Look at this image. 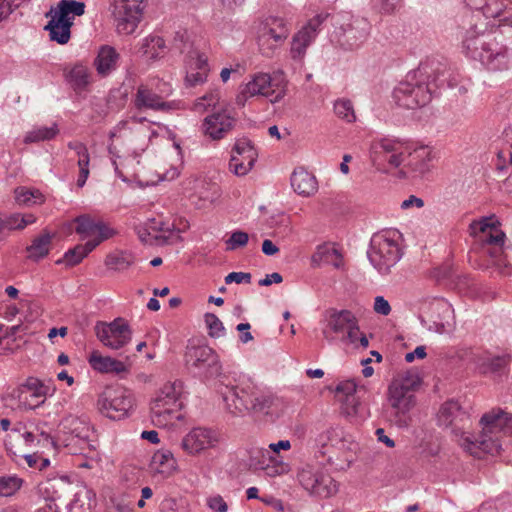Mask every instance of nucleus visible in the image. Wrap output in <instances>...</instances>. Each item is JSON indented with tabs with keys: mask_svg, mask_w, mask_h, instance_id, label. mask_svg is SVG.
Returning a JSON list of instances; mask_svg holds the SVG:
<instances>
[{
	"mask_svg": "<svg viewBox=\"0 0 512 512\" xmlns=\"http://www.w3.org/2000/svg\"><path fill=\"white\" fill-rule=\"evenodd\" d=\"M311 265L318 268L321 265H331L335 269L344 268V260L341 252L333 246L322 244L317 246L311 257Z\"/></svg>",
	"mask_w": 512,
	"mask_h": 512,
	"instance_id": "c756f323",
	"label": "nucleus"
},
{
	"mask_svg": "<svg viewBox=\"0 0 512 512\" xmlns=\"http://www.w3.org/2000/svg\"><path fill=\"white\" fill-rule=\"evenodd\" d=\"M49 11L50 14L54 13L73 22L75 16L84 14L85 4L75 0H61L56 7H51Z\"/></svg>",
	"mask_w": 512,
	"mask_h": 512,
	"instance_id": "4c0bfd02",
	"label": "nucleus"
},
{
	"mask_svg": "<svg viewBox=\"0 0 512 512\" xmlns=\"http://www.w3.org/2000/svg\"><path fill=\"white\" fill-rule=\"evenodd\" d=\"M97 247V243L78 244L74 248L65 252L63 259L57 261V264L65 263L68 266L79 264L90 252Z\"/></svg>",
	"mask_w": 512,
	"mask_h": 512,
	"instance_id": "a19ab883",
	"label": "nucleus"
},
{
	"mask_svg": "<svg viewBox=\"0 0 512 512\" xmlns=\"http://www.w3.org/2000/svg\"><path fill=\"white\" fill-rule=\"evenodd\" d=\"M396 383H400L404 389L408 390L410 393H413L421 384V378L416 372L407 371L405 374L401 375L399 378L394 379Z\"/></svg>",
	"mask_w": 512,
	"mask_h": 512,
	"instance_id": "6e6d98bb",
	"label": "nucleus"
},
{
	"mask_svg": "<svg viewBox=\"0 0 512 512\" xmlns=\"http://www.w3.org/2000/svg\"><path fill=\"white\" fill-rule=\"evenodd\" d=\"M66 79L75 91L81 92L90 84L89 69L82 64H75L66 74Z\"/></svg>",
	"mask_w": 512,
	"mask_h": 512,
	"instance_id": "58836bf2",
	"label": "nucleus"
},
{
	"mask_svg": "<svg viewBox=\"0 0 512 512\" xmlns=\"http://www.w3.org/2000/svg\"><path fill=\"white\" fill-rule=\"evenodd\" d=\"M204 318L211 337L218 338L224 335L225 328L223 323L215 314L206 313Z\"/></svg>",
	"mask_w": 512,
	"mask_h": 512,
	"instance_id": "4d7b16f0",
	"label": "nucleus"
},
{
	"mask_svg": "<svg viewBox=\"0 0 512 512\" xmlns=\"http://www.w3.org/2000/svg\"><path fill=\"white\" fill-rule=\"evenodd\" d=\"M262 42L272 39L275 46H281L289 36V27L287 22L280 17L268 18L260 34Z\"/></svg>",
	"mask_w": 512,
	"mask_h": 512,
	"instance_id": "c85d7f7f",
	"label": "nucleus"
},
{
	"mask_svg": "<svg viewBox=\"0 0 512 512\" xmlns=\"http://www.w3.org/2000/svg\"><path fill=\"white\" fill-rule=\"evenodd\" d=\"M334 112L340 119L347 123L356 121V115L353 104L348 99H338L334 103Z\"/></svg>",
	"mask_w": 512,
	"mask_h": 512,
	"instance_id": "8fccbe9b",
	"label": "nucleus"
},
{
	"mask_svg": "<svg viewBox=\"0 0 512 512\" xmlns=\"http://www.w3.org/2000/svg\"><path fill=\"white\" fill-rule=\"evenodd\" d=\"M256 159L248 155V157H241L235 154L231 155L229 167L234 174L238 176L246 175L254 166Z\"/></svg>",
	"mask_w": 512,
	"mask_h": 512,
	"instance_id": "09e8293b",
	"label": "nucleus"
},
{
	"mask_svg": "<svg viewBox=\"0 0 512 512\" xmlns=\"http://www.w3.org/2000/svg\"><path fill=\"white\" fill-rule=\"evenodd\" d=\"M482 431L477 437L466 438L471 454L479 452L497 454L502 448V438L512 434V415L501 409H493L480 419Z\"/></svg>",
	"mask_w": 512,
	"mask_h": 512,
	"instance_id": "20e7f679",
	"label": "nucleus"
},
{
	"mask_svg": "<svg viewBox=\"0 0 512 512\" xmlns=\"http://www.w3.org/2000/svg\"><path fill=\"white\" fill-rule=\"evenodd\" d=\"M360 329L358 325V320L352 325L346 332L345 336L341 337V340L345 343H350L354 346H357L358 339L360 337Z\"/></svg>",
	"mask_w": 512,
	"mask_h": 512,
	"instance_id": "69168bd1",
	"label": "nucleus"
},
{
	"mask_svg": "<svg viewBox=\"0 0 512 512\" xmlns=\"http://www.w3.org/2000/svg\"><path fill=\"white\" fill-rule=\"evenodd\" d=\"M249 241L248 233L236 230L231 233L230 237L225 241L226 250L234 251L247 245Z\"/></svg>",
	"mask_w": 512,
	"mask_h": 512,
	"instance_id": "5fc2aeb1",
	"label": "nucleus"
},
{
	"mask_svg": "<svg viewBox=\"0 0 512 512\" xmlns=\"http://www.w3.org/2000/svg\"><path fill=\"white\" fill-rule=\"evenodd\" d=\"M342 412L346 416H356L360 413L361 402L357 394L340 398Z\"/></svg>",
	"mask_w": 512,
	"mask_h": 512,
	"instance_id": "864d4df0",
	"label": "nucleus"
},
{
	"mask_svg": "<svg viewBox=\"0 0 512 512\" xmlns=\"http://www.w3.org/2000/svg\"><path fill=\"white\" fill-rule=\"evenodd\" d=\"M357 385L354 380H345L337 384L335 388L336 397L338 400L347 396L356 394Z\"/></svg>",
	"mask_w": 512,
	"mask_h": 512,
	"instance_id": "bf43d9fd",
	"label": "nucleus"
},
{
	"mask_svg": "<svg viewBox=\"0 0 512 512\" xmlns=\"http://www.w3.org/2000/svg\"><path fill=\"white\" fill-rule=\"evenodd\" d=\"M46 17L50 18L45 26V30L49 31L50 39L62 45L66 44L71 37L73 22L54 13L50 14V11L46 13Z\"/></svg>",
	"mask_w": 512,
	"mask_h": 512,
	"instance_id": "7c9ffc66",
	"label": "nucleus"
},
{
	"mask_svg": "<svg viewBox=\"0 0 512 512\" xmlns=\"http://www.w3.org/2000/svg\"><path fill=\"white\" fill-rule=\"evenodd\" d=\"M15 199L19 204H36L43 201V196L38 190H29L24 187L15 190Z\"/></svg>",
	"mask_w": 512,
	"mask_h": 512,
	"instance_id": "3c124183",
	"label": "nucleus"
},
{
	"mask_svg": "<svg viewBox=\"0 0 512 512\" xmlns=\"http://www.w3.org/2000/svg\"><path fill=\"white\" fill-rule=\"evenodd\" d=\"M470 229L472 234H476L478 232L483 234L482 242L489 246L487 253L498 264H501L506 235L499 228L498 221L484 217L478 221H473L470 224Z\"/></svg>",
	"mask_w": 512,
	"mask_h": 512,
	"instance_id": "dca6fc26",
	"label": "nucleus"
},
{
	"mask_svg": "<svg viewBox=\"0 0 512 512\" xmlns=\"http://www.w3.org/2000/svg\"><path fill=\"white\" fill-rule=\"evenodd\" d=\"M221 390L227 410L233 415L250 413L269 421H275L279 415V400L269 390L261 388L244 374L222 378Z\"/></svg>",
	"mask_w": 512,
	"mask_h": 512,
	"instance_id": "f257e3e1",
	"label": "nucleus"
},
{
	"mask_svg": "<svg viewBox=\"0 0 512 512\" xmlns=\"http://www.w3.org/2000/svg\"><path fill=\"white\" fill-rule=\"evenodd\" d=\"M297 479L311 496L321 499L329 498L338 491L335 480L319 466H303L298 471Z\"/></svg>",
	"mask_w": 512,
	"mask_h": 512,
	"instance_id": "9b49d317",
	"label": "nucleus"
},
{
	"mask_svg": "<svg viewBox=\"0 0 512 512\" xmlns=\"http://www.w3.org/2000/svg\"><path fill=\"white\" fill-rule=\"evenodd\" d=\"M91 368L99 373L121 374L127 371L125 364L109 356H102L99 351L94 350L88 357Z\"/></svg>",
	"mask_w": 512,
	"mask_h": 512,
	"instance_id": "2f4dec72",
	"label": "nucleus"
},
{
	"mask_svg": "<svg viewBox=\"0 0 512 512\" xmlns=\"http://www.w3.org/2000/svg\"><path fill=\"white\" fill-rule=\"evenodd\" d=\"M134 263V258L130 253L118 252L111 253L106 257L105 264L109 269L123 271L128 269Z\"/></svg>",
	"mask_w": 512,
	"mask_h": 512,
	"instance_id": "49530a36",
	"label": "nucleus"
},
{
	"mask_svg": "<svg viewBox=\"0 0 512 512\" xmlns=\"http://www.w3.org/2000/svg\"><path fill=\"white\" fill-rule=\"evenodd\" d=\"M183 383L179 380L165 383L150 402V417L157 427H167L181 419Z\"/></svg>",
	"mask_w": 512,
	"mask_h": 512,
	"instance_id": "39448f33",
	"label": "nucleus"
},
{
	"mask_svg": "<svg viewBox=\"0 0 512 512\" xmlns=\"http://www.w3.org/2000/svg\"><path fill=\"white\" fill-rule=\"evenodd\" d=\"M472 10L481 12L485 18H500L504 15L510 0H465Z\"/></svg>",
	"mask_w": 512,
	"mask_h": 512,
	"instance_id": "72a5a7b5",
	"label": "nucleus"
},
{
	"mask_svg": "<svg viewBox=\"0 0 512 512\" xmlns=\"http://www.w3.org/2000/svg\"><path fill=\"white\" fill-rule=\"evenodd\" d=\"M3 221V234L15 230H23L28 225L36 222V217L33 214H2Z\"/></svg>",
	"mask_w": 512,
	"mask_h": 512,
	"instance_id": "ea45409f",
	"label": "nucleus"
},
{
	"mask_svg": "<svg viewBox=\"0 0 512 512\" xmlns=\"http://www.w3.org/2000/svg\"><path fill=\"white\" fill-rule=\"evenodd\" d=\"M120 55L116 49L109 45H103L99 48L94 65L98 74L106 76L114 71L118 66Z\"/></svg>",
	"mask_w": 512,
	"mask_h": 512,
	"instance_id": "f704fd0d",
	"label": "nucleus"
},
{
	"mask_svg": "<svg viewBox=\"0 0 512 512\" xmlns=\"http://www.w3.org/2000/svg\"><path fill=\"white\" fill-rule=\"evenodd\" d=\"M402 0H377L379 10L383 14H393L401 6Z\"/></svg>",
	"mask_w": 512,
	"mask_h": 512,
	"instance_id": "0e129e2a",
	"label": "nucleus"
},
{
	"mask_svg": "<svg viewBox=\"0 0 512 512\" xmlns=\"http://www.w3.org/2000/svg\"><path fill=\"white\" fill-rule=\"evenodd\" d=\"M151 468L163 476L170 475L176 469V460L169 450H160L154 453Z\"/></svg>",
	"mask_w": 512,
	"mask_h": 512,
	"instance_id": "e433bc0d",
	"label": "nucleus"
},
{
	"mask_svg": "<svg viewBox=\"0 0 512 512\" xmlns=\"http://www.w3.org/2000/svg\"><path fill=\"white\" fill-rule=\"evenodd\" d=\"M237 119L228 108H221L206 116L202 123L205 136L213 141L224 139L236 127Z\"/></svg>",
	"mask_w": 512,
	"mask_h": 512,
	"instance_id": "aec40b11",
	"label": "nucleus"
},
{
	"mask_svg": "<svg viewBox=\"0 0 512 512\" xmlns=\"http://www.w3.org/2000/svg\"><path fill=\"white\" fill-rule=\"evenodd\" d=\"M133 405L132 393L123 387H107L97 400L100 413L112 420L127 417Z\"/></svg>",
	"mask_w": 512,
	"mask_h": 512,
	"instance_id": "9d476101",
	"label": "nucleus"
},
{
	"mask_svg": "<svg viewBox=\"0 0 512 512\" xmlns=\"http://www.w3.org/2000/svg\"><path fill=\"white\" fill-rule=\"evenodd\" d=\"M53 234L44 230L40 235L36 236L31 244L26 247L27 258L31 261L38 262L45 258L52 246Z\"/></svg>",
	"mask_w": 512,
	"mask_h": 512,
	"instance_id": "c9c22d12",
	"label": "nucleus"
},
{
	"mask_svg": "<svg viewBox=\"0 0 512 512\" xmlns=\"http://www.w3.org/2000/svg\"><path fill=\"white\" fill-rule=\"evenodd\" d=\"M232 154L241 156V157H248L251 156L254 159H257V151L254 148L253 144L248 138H239L236 140L234 147L232 149Z\"/></svg>",
	"mask_w": 512,
	"mask_h": 512,
	"instance_id": "603ef678",
	"label": "nucleus"
},
{
	"mask_svg": "<svg viewBox=\"0 0 512 512\" xmlns=\"http://www.w3.org/2000/svg\"><path fill=\"white\" fill-rule=\"evenodd\" d=\"M420 321L429 331L446 333L454 326V309L444 298H433L423 305Z\"/></svg>",
	"mask_w": 512,
	"mask_h": 512,
	"instance_id": "1a4fd4ad",
	"label": "nucleus"
},
{
	"mask_svg": "<svg viewBox=\"0 0 512 512\" xmlns=\"http://www.w3.org/2000/svg\"><path fill=\"white\" fill-rule=\"evenodd\" d=\"M206 505L213 512H227L228 511V504L226 503L224 498L219 494H215V495H211V496L207 497Z\"/></svg>",
	"mask_w": 512,
	"mask_h": 512,
	"instance_id": "680f3d73",
	"label": "nucleus"
},
{
	"mask_svg": "<svg viewBox=\"0 0 512 512\" xmlns=\"http://www.w3.org/2000/svg\"><path fill=\"white\" fill-rule=\"evenodd\" d=\"M69 437L63 440L64 445L70 448L71 453H84L94 451L97 447V435L94 428L83 418L73 417L64 424Z\"/></svg>",
	"mask_w": 512,
	"mask_h": 512,
	"instance_id": "f8f14e48",
	"label": "nucleus"
},
{
	"mask_svg": "<svg viewBox=\"0 0 512 512\" xmlns=\"http://www.w3.org/2000/svg\"><path fill=\"white\" fill-rule=\"evenodd\" d=\"M413 148V142L394 136L376 138L370 145V159L373 166L382 172L399 168L407 153Z\"/></svg>",
	"mask_w": 512,
	"mask_h": 512,
	"instance_id": "423d86ee",
	"label": "nucleus"
},
{
	"mask_svg": "<svg viewBox=\"0 0 512 512\" xmlns=\"http://www.w3.org/2000/svg\"><path fill=\"white\" fill-rule=\"evenodd\" d=\"M165 41L158 35H149L141 44L140 50L149 59H156L164 52Z\"/></svg>",
	"mask_w": 512,
	"mask_h": 512,
	"instance_id": "79ce46f5",
	"label": "nucleus"
},
{
	"mask_svg": "<svg viewBox=\"0 0 512 512\" xmlns=\"http://www.w3.org/2000/svg\"><path fill=\"white\" fill-rule=\"evenodd\" d=\"M139 239L149 245H165L172 243L175 235L174 224L162 218L149 219L143 226L137 227Z\"/></svg>",
	"mask_w": 512,
	"mask_h": 512,
	"instance_id": "412c9836",
	"label": "nucleus"
},
{
	"mask_svg": "<svg viewBox=\"0 0 512 512\" xmlns=\"http://www.w3.org/2000/svg\"><path fill=\"white\" fill-rule=\"evenodd\" d=\"M248 465L251 470H263L269 476H275L287 471V465L264 448L251 449Z\"/></svg>",
	"mask_w": 512,
	"mask_h": 512,
	"instance_id": "393cba45",
	"label": "nucleus"
},
{
	"mask_svg": "<svg viewBox=\"0 0 512 512\" xmlns=\"http://www.w3.org/2000/svg\"><path fill=\"white\" fill-rule=\"evenodd\" d=\"M252 276L248 272H231L225 277V283L231 284V283H251Z\"/></svg>",
	"mask_w": 512,
	"mask_h": 512,
	"instance_id": "e2e57ef3",
	"label": "nucleus"
},
{
	"mask_svg": "<svg viewBox=\"0 0 512 512\" xmlns=\"http://www.w3.org/2000/svg\"><path fill=\"white\" fill-rule=\"evenodd\" d=\"M143 13V0H120L116 6L117 31L120 34H132Z\"/></svg>",
	"mask_w": 512,
	"mask_h": 512,
	"instance_id": "5701e85b",
	"label": "nucleus"
},
{
	"mask_svg": "<svg viewBox=\"0 0 512 512\" xmlns=\"http://www.w3.org/2000/svg\"><path fill=\"white\" fill-rule=\"evenodd\" d=\"M329 17V13L321 12L311 18L291 40L290 56L294 61L301 62L307 52V48L315 41L323 23Z\"/></svg>",
	"mask_w": 512,
	"mask_h": 512,
	"instance_id": "f3484780",
	"label": "nucleus"
},
{
	"mask_svg": "<svg viewBox=\"0 0 512 512\" xmlns=\"http://www.w3.org/2000/svg\"><path fill=\"white\" fill-rule=\"evenodd\" d=\"M463 48L468 57L479 61L487 70H507L512 57V23L504 16L495 30H480L477 24L471 26L465 33Z\"/></svg>",
	"mask_w": 512,
	"mask_h": 512,
	"instance_id": "f03ea898",
	"label": "nucleus"
},
{
	"mask_svg": "<svg viewBox=\"0 0 512 512\" xmlns=\"http://www.w3.org/2000/svg\"><path fill=\"white\" fill-rule=\"evenodd\" d=\"M185 362L189 369L205 378L220 377V382L225 376H234L236 373L222 374V366L216 352L206 345L189 346L185 353Z\"/></svg>",
	"mask_w": 512,
	"mask_h": 512,
	"instance_id": "0eeeda50",
	"label": "nucleus"
},
{
	"mask_svg": "<svg viewBox=\"0 0 512 512\" xmlns=\"http://www.w3.org/2000/svg\"><path fill=\"white\" fill-rule=\"evenodd\" d=\"M24 481L16 474L0 475V497H12L22 487Z\"/></svg>",
	"mask_w": 512,
	"mask_h": 512,
	"instance_id": "a18cd8bd",
	"label": "nucleus"
},
{
	"mask_svg": "<svg viewBox=\"0 0 512 512\" xmlns=\"http://www.w3.org/2000/svg\"><path fill=\"white\" fill-rule=\"evenodd\" d=\"M77 234L83 238L91 237L86 243H97V246L105 240L112 238L116 231L104 221L84 214L75 218Z\"/></svg>",
	"mask_w": 512,
	"mask_h": 512,
	"instance_id": "4be33fe9",
	"label": "nucleus"
},
{
	"mask_svg": "<svg viewBox=\"0 0 512 512\" xmlns=\"http://www.w3.org/2000/svg\"><path fill=\"white\" fill-rule=\"evenodd\" d=\"M360 329L358 325V320L352 325L346 332L345 336L341 337V340L345 343H350L354 346H357L358 339L360 337Z\"/></svg>",
	"mask_w": 512,
	"mask_h": 512,
	"instance_id": "338daca9",
	"label": "nucleus"
},
{
	"mask_svg": "<svg viewBox=\"0 0 512 512\" xmlns=\"http://www.w3.org/2000/svg\"><path fill=\"white\" fill-rule=\"evenodd\" d=\"M388 401L391 406L390 419L399 428L409 426L410 410L415 405V396L394 380L388 388Z\"/></svg>",
	"mask_w": 512,
	"mask_h": 512,
	"instance_id": "2eb2a0df",
	"label": "nucleus"
},
{
	"mask_svg": "<svg viewBox=\"0 0 512 512\" xmlns=\"http://www.w3.org/2000/svg\"><path fill=\"white\" fill-rule=\"evenodd\" d=\"M94 331L97 339L112 350L123 348L132 339V330L128 322L121 317L115 318L111 322H96Z\"/></svg>",
	"mask_w": 512,
	"mask_h": 512,
	"instance_id": "4468645a",
	"label": "nucleus"
},
{
	"mask_svg": "<svg viewBox=\"0 0 512 512\" xmlns=\"http://www.w3.org/2000/svg\"><path fill=\"white\" fill-rule=\"evenodd\" d=\"M469 415L457 401L449 400L442 404L438 413V423L444 427H453L454 430L464 428Z\"/></svg>",
	"mask_w": 512,
	"mask_h": 512,
	"instance_id": "a878e982",
	"label": "nucleus"
},
{
	"mask_svg": "<svg viewBox=\"0 0 512 512\" xmlns=\"http://www.w3.org/2000/svg\"><path fill=\"white\" fill-rule=\"evenodd\" d=\"M290 181L293 190L301 196H311L318 189L316 177L303 168L295 169Z\"/></svg>",
	"mask_w": 512,
	"mask_h": 512,
	"instance_id": "473e14b6",
	"label": "nucleus"
},
{
	"mask_svg": "<svg viewBox=\"0 0 512 512\" xmlns=\"http://www.w3.org/2000/svg\"><path fill=\"white\" fill-rule=\"evenodd\" d=\"M93 500L90 492H78L67 505V512H92Z\"/></svg>",
	"mask_w": 512,
	"mask_h": 512,
	"instance_id": "de8ad7c7",
	"label": "nucleus"
},
{
	"mask_svg": "<svg viewBox=\"0 0 512 512\" xmlns=\"http://www.w3.org/2000/svg\"><path fill=\"white\" fill-rule=\"evenodd\" d=\"M89 163H90V154L85 153L81 154L80 157H78L77 165L79 167V174L77 179V186L83 187L86 184V181L89 177Z\"/></svg>",
	"mask_w": 512,
	"mask_h": 512,
	"instance_id": "13d9d810",
	"label": "nucleus"
},
{
	"mask_svg": "<svg viewBox=\"0 0 512 512\" xmlns=\"http://www.w3.org/2000/svg\"><path fill=\"white\" fill-rule=\"evenodd\" d=\"M367 256L380 273L386 274L400 260L401 250L398 242L388 233L375 234L371 238Z\"/></svg>",
	"mask_w": 512,
	"mask_h": 512,
	"instance_id": "6e6552de",
	"label": "nucleus"
},
{
	"mask_svg": "<svg viewBox=\"0 0 512 512\" xmlns=\"http://www.w3.org/2000/svg\"><path fill=\"white\" fill-rule=\"evenodd\" d=\"M58 133L59 129L56 124H53L50 127H37L26 133L24 143L31 144L51 140L54 139Z\"/></svg>",
	"mask_w": 512,
	"mask_h": 512,
	"instance_id": "37998d69",
	"label": "nucleus"
},
{
	"mask_svg": "<svg viewBox=\"0 0 512 512\" xmlns=\"http://www.w3.org/2000/svg\"><path fill=\"white\" fill-rule=\"evenodd\" d=\"M356 321L357 318L349 310L335 312L330 316L327 329L323 330V335L328 341L334 340V336L332 334L341 338L342 336H345L347 330L354 325Z\"/></svg>",
	"mask_w": 512,
	"mask_h": 512,
	"instance_id": "cd10ccee",
	"label": "nucleus"
},
{
	"mask_svg": "<svg viewBox=\"0 0 512 512\" xmlns=\"http://www.w3.org/2000/svg\"><path fill=\"white\" fill-rule=\"evenodd\" d=\"M445 67L434 62L421 63L417 69L407 73L404 80L393 90L395 103L405 109H418L426 106L438 88L453 87L455 80Z\"/></svg>",
	"mask_w": 512,
	"mask_h": 512,
	"instance_id": "7ed1b4c3",
	"label": "nucleus"
},
{
	"mask_svg": "<svg viewBox=\"0 0 512 512\" xmlns=\"http://www.w3.org/2000/svg\"><path fill=\"white\" fill-rule=\"evenodd\" d=\"M245 86L246 92L250 95L265 96L270 98L272 103H275L284 96V74L282 72H274L272 75L257 73Z\"/></svg>",
	"mask_w": 512,
	"mask_h": 512,
	"instance_id": "a211bd4d",
	"label": "nucleus"
},
{
	"mask_svg": "<svg viewBox=\"0 0 512 512\" xmlns=\"http://www.w3.org/2000/svg\"><path fill=\"white\" fill-rule=\"evenodd\" d=\"M374 311L377 314L387 316L391 312V306L389 302L383 296H376L374 299Z\"/></svg>",
	"mask_w": 512,
	"mask_h": 512,
	"instance_id": "774afa93",
	"label": "nucleus"
},
{
	"mask_svg": "<svg viewBox=\"0 0 512 512\" xmlns=\"http://www.w3.org/2000/svg\"><path fill=\"white\" fill-rule=\"evenodd\" d=\"M219 93L217 91L210 92L203 97L199 98L195 103V109L200 111L201 109L205 110L208 107H215L219 102Z\"/></svg>",
	"mask_w": 512,
	"mask_h": 512,
	"instance_id": "052dcab7",
	"label": "nucleus"
},
{
	"mask_svg": "<svg viewBox=\"0 0 512 512\" xmlns=\"http://www.w3.org/2000/svg\"><path fill=\"white\" fill-rule=\"evenodd\" d=\"M171 92L170 84L159 79H152L138 86L133 103L138 110L163 111L169 107L165 98Z\"/></svg>",
	"mask_w": 512,
	"mask_h": 512,
	"instance_id": "ddd939ff",
	"label": "nucleus"
},
{
	"mask_svg": "<svg viewBox=\"0 0 512 512\" xmlns=\"http://www.w3.org/2000/svg\"><path fill=\"white\" fill-rule=\"evenodd\" d=\"M187 66L185 83L188 87L202 85L207 81L210 68L205 53L191 47L187 52Z\"/></svg>",
	"mask_w": 512,
	"mask_h": 512,
	"instance_id": "b1692460",
	"label": "nucleus"
},
{
	"mask_svg": "<svg viewBox=\"0 0 512 512\" xmlns=\"http://www.w3.org/2000/svg\"><path fill=\"white\" fill-rule=\"evenodd\" d=\"M37 439V445L42 448L57 449V441L51 435V430L46 422H39L32 427Z\"/></svg>",
	"mask_w": 512,
	"mask_h": 512,
	"instance_id": "c03bdc74",
	"label": "nucleus"
},
{
	"mask_svg": "<svg viewBox=\"0 0 512 512\" xmlns=\"http://www.w3.org/2000/svg\"><path fill=\"white\" fill-rule=\"evenodd\" d=\"M433 158V150L431 147L427 145L417 146L413 143V148L410 149V152L407 153L406 156V165L419 175H424L430 171Z\"/></svg>",
	"mask_w": 512,
	"mask_h": 512,
	"instance_id": "bb28decb",
	"label": "nucleus"
},
{
	"mask_svg": "<svg viewBox=\"0 0 512 512\" xmlns=\"http://www.w3.org/2000/svg\"><path fill=\"white\" fill-rule=\"evenodd\" d=\"M221 441V433L209 427H194L181 440V448L191 456L213 449Z\"/></svg>",
	"mask_w": 512,
	"mask_h": 512,
	"instance_id": "6ab92c4d",
	"label": "nucleus"
}]
</instances>
